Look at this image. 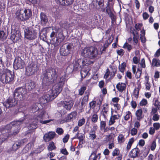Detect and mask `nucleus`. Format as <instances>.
Here are the masks:
<instances>
[{"label": "nucleus", "instance_id": "nucleus-1", "mask_svg": "<svg viewBox=\"0 0 160 160\" xmlns=\"http://www.w3.org/2000/svg\"><path fill=\"white\" fill-rule=\"evenodd\" d=\"M59 68L56 67H51L46 69L42 73L41 77L42 79L43 88H45L47 89L48 87L53 82H57L54 85L51 90L49 91V93L52 94L55 98L62 90V87L64 84L65 77L62 76L60 78H58Z\"/></svg>", "mask_w": 160, "mask_h": 160}, {"label": "nucleus", "instance_id": "nucleus-2", "mask_svg": "<svg viewBox=\"0 0 160 160\" xmlns=\"http://www.w3.org/2000/svg\"><path fill=\"white\" fill-rule=\"evenodd\" d=\"M24 119L14 121L6 126L0 128V144L9 136L10 130L12 129L13 135H15L18 133L20 129V125L22 124Z\"/></svg>", "mask_w": 160, "mask_h": 160}, {"label": "nucleus", "instance_id": "nucleus-3", "mask_svg": "<svg viewBox=\"0 0 160 160\" xmlns=\"http://www.w3.org/2000/svg\"><path fill=\"white\" fill-rule=\"evenodd\" d=\"M49 118L48 114L44 110H41L39 111V113L37 116H34L33 119L34 121H32L28 126L29 129H34L37 127V123L40 122L42 124H46L52 121L53 119L45 120Z\"/></svg>", "mask_w": 160, "mask_h": 160}, {"label": "nucleus", "instance_id": "nucleus-4", "mask_svg": "<svg viewBox=\"0 0 160 160\" xmlns=\"http://www.w3.org/2000/svg\"><path fill=\"white\" fill-rule=\"evenodd\" d=\"M55 32L52 31L50 35V40L51 44L55 46L58 45L65 39L62 31L56 28H53Z\"/></svg>", "mask_w": 160, "mask_h": 160}, {"label": "nucleus", "instance_id": "nucleus-5", "mask_svg": "<svg viewBox=\"0 0 160 160\" xmlns=\"http://www.w3.org/2000/svg\"><path fill=\"white\" fill-rule=\"evenodd\" d=\"M99 54L97 49L92 47L85 48L82 49L81 52V55L82 56L91 59L97 58Z\"/></svg>", "mask_w": 160, "mask_h": 160}, {"label": "nucleus", "instance_id": "nucleus-6", "mask_svg": "<svg viewBox=\"0 0 160 160\" xmlns=\"http://www.w3.org/2000/svg\"><path fill=\"white\" fill-rule=\"evenodd\" d=\"M2 72V73H0V80L3 83H10L13 82L15 77L13 72L5 69Z\"/></svg>", "mask_w": 160, "mask_h": 160}, {"label": "nucleus", "instance_id": "nucleus-7", "mask_svg": "<svg viewBox=\"0 0 160 160\" xmlns=\"http://www.w3.org/2000/svg\"><path fill=\"white\" fill-rule=\"evenodd\" d=\"M17 18L21 21L28 20L32 15V11L25 8H18L16 12Z\"/></svg>", "mask_w": 160, "mask_h": 160}, {"label": "nucleus", "instance_id": "nucleus-8", "mask_svg": "<svg viewBox=\"0 0 160 160\" xmlns=\"http://www.w3.org/2000/svg\"><path fill=\"white\" fill-rule=\"evenodd\" d=\"M25 38L29 41L35 40L38 36V32L35 27L32 26L24 30Z\"/></svg>", "mask_w": 160, "mask_h": 160}, {"label": "nucleus", "instance_id": "nucleus-9", "mask_svg": "<svg viewBox=\"0 0 160 160\" xmlns=\"http://www.w3.org/2000/svg\"><path fill=\"white\" fill-rule=\"evenodd\" d=\"M27 90L22 87L16 88L14 91L13 96L18 101H22L27 98Z\"/></svg>", "mask_w": 160, "mask_h": 160}, {"label": "nucleus", "instance_id": "nucleus-10", "mask_svg": "<svg viewBox=\"0 0 160 160\" xmlns=\"http://www.w3.org/2000/svg\"><path fill=\"white\" fill-rule=\"evenodd\" d=\"M73 48V45L69 43H66L60 48V52L61 55L66 56L70 54Z\"/></svg>", "mask_w": 160, "mask_h": 160}, {"label": "nucleus", "instance_id": "nucleus-11", "mask_svg": "<svg viewBox=\"0 0 160 160\" xmlns=\"http://www.w3.org/2000/svg\"><path fill=\"white\" fill-rule=\"evenodd\" d=\"M86 59L80 58L75 61V63L73 65V70H77L79 67L82 68V67L84 66H88V65L92 63L90 61H88Z\"/></svg>", "mask_w": 160, "mask_h": 160}, {"label": "nucleus", "instance_id": "nucleus-12", "mask_svg": "<svg viewBox=\"0 0 160 160\" xmlns=\"http://www.w3.org/2000/svg\"><path fill=\"white\" fill-rule=\"evenodd\" d=\"M25 62L20 57H16L14 60L13 68L15 70L22 69L24 68Z\"/></svg>", "mask_w": 160, "mask_h": 160}, {"label": "nucleus", "instance_id": "nucleus-13", "mask_svg": "<svg viewBox=\"0 0 160 160\" xmlns=\"http://www.w3.org/2000/svg\"><path fill=\"white\" fill-rule=\"evenodd\" d=\"M27 140L26 139H24L20 140L16 142L12 146V149L11 151H9L10 153H13V152H15L21 146L23 145Z\"/></svg>", "mask_w": 160, "mask_h": 160}, {"label": "nucleus", "instance_id": "nucleus-14", "mask_svg": "<svg viewBox=\"0 0 160 160\" xmlns=\"http://www.w3.org/2000/svg\"><path fill=\"white\" fill-rule=\"evenodd\" d=\"M18 101L14 97H9L6 100L3 104L6 108H9L15 106L17 104Z\"/></svg>", "mask_w": 160, "mask_h": 160}, {"label": "nucleus", "instance_id": "nucleus-15", "mask_svg": "<svg viewBox=\"0 0 160 160\" xmlns=\"http://www.w3.org/2000/svg\"><path fill=\"white\" fill-rule=\"evenodd\" d=\"M37 70V65L33 63L29 64L26 68V73L30 76L34 74Z\"/></svg>", "mask_w": 160, "mask_h": 160}, {"label": "nucleus", "instance_id": "nucleus-16", "mask_svg": "<svg viewBox=\"0 0 160 160\" xmlns=\"http://www.w3.org/2000/svg\"><path fill=\"white\" fill-rule=\"evenodd\" d=\"M54 98L51 94L49 93V91L47 93L44 94V95L40 98V101L41 103L44 104L47 103Z\"/></svg>", "mask_w": 160, "mask_h": 160}, {"label": "nucleus", "instance_id": "nucleus-17", "mask_svg": "<svg viewBox=\"0 0 160 160\" xmlns=\"http://www.w3.org/2000/svg\"><path fill=\"white\" fill-rule=\"evenodd\" d=\"M21 37L20 32L19 30L14 31L13 33L11 35V38L14 42H16L19 40Z\"/></svg>", "mask_w": 160, "mask_h": 160}, {"label": "nucleus", "instance_id": "nucleus-18", "mask_svg": "<svg viewBox=\"0 0 160 160\" xmlns=\"http://www.w3.org/2000/svg\"><path fill=\"white\" fill-rule=\"evenodd\" d=\"M56 133L54 132H49L46 133L43 137L45 142H48L52 139L55 136Z\"/></svg>", "mask_w": 160, "mask_h": 160}, {"label": "nucleus", "instance_id": "nucleus-19", "mask_svg": "<svg viewBox=\"0 0 160 160\" xmlns=\"http://www.w3.org/2000/svg\"><path fill=\"white\" fill-rule=\"evenodd\" d=\"M77 116V112H73L68 114L67 117L63 120V122H68L72 121L73 119H75Z\"/></svg>", "mask_w": 160, "mask_h": 160}, {"label": "nucleus", "instance_id": "nucleus-20", "mask_svg": "<svg viewBox=\"0 0 160 160\" xmlns=\"http://www.w3.org/2000/svg\"><path fill=\"white\" fill-rule=\"evenodd\" d=\"M62 104L63 107L66 110H70L72 107L73 103L72 101H62Z\"/></svg>", "mask_w": 160, "mask_h": 160}, {"label": "nucleus", "instance_id": "nucleus-21", "mask_svg": "<svg viewBox=\"0 0 160 160\" xmlns=\"http://www.w3.org/2000/svg\"><path fill=\"white\" fill-rule=\"evenodd\" d=\"M101 113L105 119H106L108 116V113L109 111V109L108 105L107 104H104L102 106Z\"/></svg>", "mask_w": 160, "mask_h": 160}, {"label": "nucleus", "instance_id": "nucleus-22", "mask_svg": "<svg viewBox=\"0 0 160 160\" xmlns=\"http://www.w3.org/2000/svg\"><path fill=\"white\" fill-rule=\"evenodd\" d=\"M56 2L59 5L67 6L72 4L73 0H55Z\"/></svg>", "mask_w": 160, "mask_h": 160}, {"label": "nucleus", "instance_id": "nucleus-23", "mask_svg": "<svg viewBox=\"0 0 160 160\" xmlns=\"http://www.w3.org/2000/svg\"><path fill=\"white\" fill-rule=\"evenodd\" d=\"M140 150L137 148L132 149L129 152V156L132 158H135L138 156Z\"/></svg>", "mask_w": 160, "mask_h": 160}, {"label": "nucleus", "instance_id": "nucleus-24", "mask_svg": "<svg viewBox=\"0 0 160 160\" xmlns=\"http://www.w3.org/2000/svg\"><path fill=\"white\" fill-rule=\"evenodd\" d=\"M132 69L133 73L134 74H135L136 78H140L142 73V69H140V68H138L137 72H136V66L135 65L132 66Z\"/></svg>", "mask_w": 160, "mask_h": 160}, {"label": "nucleus", "instance_id": "nucleus-25", "mask_svg": "<svg viewBox=\"0 0 160 160\" xmlns=\"http://www.w3.org/2000/svg\"><path fill=\"white\" fill-rule=\"evenodd\" d=\"M26 87L29 90H31L33 89L35 87V84L34 82L29 80L27 81L25 84Z\"/></svg>", "mask_w": 160, "mask_h": 160}, {"label": "nucleus", "instance_id": "nucleus-26", "mask_svg": "<svg viewBox=\"0 0 160 160\" xmlns=\"http://www.w3.org/2000/svg\"><path fill=\"white\" fill-rule=\"evenodd\" d=\"M102 104V102L100 100L93 101L89 103L90 106L91 108H95L96 104L98 106V111H99L100 107Z\"/></svg>", "mask_w": 160, "mask_h": 160}, {"label": "nucleus", "instance_id": "nucleus-27", "mask_svg": "<svg viewBox=\"0 0 160 160\" xmlns=\"http://www.w3.org/2000/svg\"><path fill=\"white\" fill-rule=\"evenodd\" d=\"M40 18L42 24L46 25L48 22V19L46 15L43 12H41L40 14Z\"/></svg>", "mask_w": 160, "mask_h": 160}, {"label": "nucleus", "instance_id": "nucleus-28", "mask_svg": "<svg viewBox=\"0 0 160 160\" xmlns=\"http://www.w3.org/2000/svg\"><path fill=\"white\" fill-rule=\"evenodd\" d=\"M135 115L137 117V120H140L143 117L142 115V110L141 109H139L137 110L135 112Z\"/></svg>", "mask_w": 160, "mask_h": 160}, {"label": "nucleus", "instance_id": "nucleus-29", "mask_svg": "<svg viewBox=\"0 0 160 160\" xmlns=\"http://www.w3.org/2000/svg\"><path fill=\"white\" fill-rule=\"evenodd\" d=\"M126 86V85L125 83H119L117 85L116 88L119 92H122L125 90Z\"/></svg>", "mask_w": 160, "mask_h": 160}, {"label": "nucleus", "instance_id": "nucleus-30", "mask_svg": "<svg viewBox=\"0 0 160 160\" xmlns=\"http://www.w3.org/2000/svg\"><path fill=\"white\" fill-rule=\"evenodd\" d=\"M89 72V70L88 69H82L81 71V74L82 78H84L86 76H88L90 74Z\"/></svg>", "mask_w": 160, "mask_h": 160}, {"label": "nucleus", "instance_id": "nucleus-31", "mask_svg": "<svg viewBox=\"0 0 160 160\" xmlns=\"http://www.w3.org/2000/svg\"><path fill=\"white\" fill-rule=\"evenodd\" d=\"M40 104L38 103L34 104L31 107V112H32L34 113L38 111L39 109V105Z\"/></svg>", "mask_w": 160, "mask_h": 160}, {"label": "nucleus", "instance_id": "nucleus-32", "mask_svg": "<svg viewBox=\"0 0 160 160\" xmlns=\"http://www.w3.org/2000/svg\"><path fill=\"white\" fill-rule=\"evenodd\" d=\"M59 24L61 27L62 28L67 29L69 28V23L65 21H61L59 23Z\"/></svg>", "mask_w": 160, "mask_h": 160}, {"label": "nucleus", "instance_id": "nucleus-33", "mask_svg": "<svg viewBox=\"0 0 160 160\" xmlns=\"http://www.w3.org/2000/svg\"><path fill=\"white\" fill-rule=\"evenodd\" d=\"M48 29V28H43L40 31L39 34L41 38H42V35L44 36L45 38H46L47 31Z\"/></svg>", "mask_w": 160, "mask_h": 160}, {"label": "nucleus", "instance_id": "nucleus-34", "mask_svg": "<svg viewBox=\"0 0 160 160\" xmlns=\"http://www.w3.org/2000/svg\"><path fill=\"white\" fill-rule=\"evenodd\" d=\"M85 137L84 134L82 133L78 132L73 137V138H78L79 140H83Z\"/></svg>", "mask_w": 160, "mask_h": 160}, {"label": "nucleus", "instance_id": "nucleus-35", "mask_svg": "<svg viewBox=\"0 0 160 160\" xmlns=\"http://www.w3.org/2000/svg\"><path fill=\"white\" fill-rule=\"evenodd\" d=\"M32 146V143H29L22 150L23 153H26L28 152L29 150L31 149Z\"/></svg>", "mask_w": 160, "mask_h": 160}, {"label": "nucleus", "instance_id": "nucleus-36", "mask_svg": "<svg viewBox=\"0 0 160 160\" xmlns=\"http://www.w3.org/2000/svg\"><path fill=\"white\" fill-rule=\"evenodd\" d=\"M126 64L125 62H123L120 64L119 66V71L123 74L125 68L126 67Z\"/></svg>", "mask_w": 160, "mask_h": 160}, {"label": "nucleus", "instance_id": "nucleus-37", "mask_svg": "<svg viewBox=\"0 0 160 160\" xmlns=\"http://www.w3.org/2000/svg\"><path fill=\"white\" fill-rule=\"evenodd\" d=\"M153 100L154 101L153 105L156 106V108H158L160 113V102L156 98H154Z\"/></svg>", "mask_w": 160, "mask_h": 160}, {"label": "nucleus", "instance_id": "nucleus-38", "mask_svg": "<svg viewBox=\"0 0 160 160\" xmlns=\"http://www.w3.org/2000/svg\"><path fill=\"white\" fill-rule=\"evenodd\" d=\"M125 138L122 134H120L118 138V141L119 143H121L124 142L125 141Z\"/></svg>", "mask_w": 160, "mask_h": 160}, {"label": "nucleus", "instance_id": "nucleus-39", "mask_svg": "<svg viewBox=\"0 0 160 160\" xmlns=\"http://www.w3.org/2000/svg\"><path fill=\"white\" fill-rule=\"evenodd\" d=\"M134 138H133L129 139L127 146V149L128 150H129L130 149L132 143L134 142Z\"/></svg>", "mask_w": 160, "mask_h": 160}, {"label": "nucleus", "instance_id": "nucleus-40", "mask_svg": "<svg viewBox=\"0 0 160 160\" xmlns=\"http://www.w3.org/2000/svg\"><path fill=\"white\" fill-rule=\"evenodd\" d=\"M56 148L54 143L52 142H50L48 147V150L49 151H52L55 149Z\"/></svg>", "mask_w": 160, "mask_h": 160}, {"label": "nucleus", "instance_id": "nucleus-41", "mask_svg": "<svg viewBox=\"0 0 160 160\" xmlns=\"http://www.w3.org/2000/svg\"><path fill=\"white\" fill-rule=\"evenodd\" d=\"M99 154H98V155H96V152H93L92 153L90 157L93 160H96L98 157L99 158H100V156H99Z\"/></svg>", "mask_w": 160, "mask_h": 160}, {"label": "nucleus", "instance_id": "nucleus-42", "mask_svg": "<svg viewBox=\"0 0 160 160\" xmlns=\"http://www.w3.org/2000/svg\"><path fill=\"white\" fill-rule=\"evenodd\" d=\"M98 119V116L96 113L93 114L92 117L91 121L92 122H97Z\"/></svg>", "mask_w": 160, "mask_h": 160}, {"label": "nucleus", "instance_id": "nucleus-43", "mask_svg": "<svg viewBox=\"0 0 160 160\" xmlns=\"http://www.w3.org/2000/svg\"><path fill=\"white\" fill-rule=\"evenodd\" d=\"M140 89V88L138 87L136 88L134 90L133 92V95L136 98H137L138 97V95L139 93V91Z\"/></svg>", "mask_w": 160, "mask_h": 160}, {"label": "nucleus", "instance_id": "nucleus-44", "mask_svg": "<svg viewBox=\"0 0 160 160\" xmlns=\"http://www.w3.org/2000/svg\"><path fill=\"white\" fill-rule=\"evenodd\" d=\"M123 48L124 49H127L128 50L129 52H130L132 48V46L130 45L127 42H126L124 44Z\"/></svg>", "mask_w": 160, "mask_h": 160}, {"label": "nucleus", "instance_id": "nucleus-45", "mask_svg": "<svg viewBox=\"0 0 160 160\" xmlns=\"http://www.w3.org/2000/svg\"><path fill=\"white\" fill-rule=\"evenodd\" d=\"M159 61L157 59H154L152 61V65L154 66L158 67L159 66Z\"/></svg>", "mask_w": 160, "mask_h": 160}, {"label": "nucleus", "instance_id": "nucleus-46", "mask_svg": "<svg viewBox=\"0 0 160 160\" xmlns=\"http://www.w3.org/2000/svg\"><path fill=\"white\" fill-rule=\"evenodd\" d=\"M7 36L3 31H0V39H5L7 38Z\"/></svg>", "mask_w": 160, "mask_h": 160}, {"label": "nucleus", "instance_id": "nucleus-47", "mask_svg": "<svg viewBox=\"0 0 160 160\" xmlns=\"http://www.w3.org/2000/svg\"><path fill=\"white\" fill-rule=\"evenodd\" d=\"M109 3L108 2L106 8V12L107 14L112 11V8L110 6Z\"/></svg>", "mask_w": 160, "mask_h": 160}, {"label": "nucleus", "instance_id": "nucleus-48", "mask_svg": "<svg viewBox=\"0 0 160 160\" xmlns=\"http://www.w3.org/2000/svg\"><path fill=\"white\" fill-rule=\"evenodd\" d=\"M85 122V119L84 118H82L79 120L78 122V125L79 127H81L83 125Z\"/></svg>", "mask_w": 160, "mask_h": 160}, {"label": "nucleus", "instance_id": "nucleus-49", "mask_svg": "<svg viewBox=\"0 0 160 160\" xmlns=\"http://www.w3.org/2000/svg\"><path fill=\"white\" fill-rule=\"evenodd\" d=\"M131 116V113L129 111H128L126 112V115L124 117V119L126 121L128 120L130 116Z\"/></svg>", "mask_w": 160, "mask_h": 160}, {"label": "nucleus", "instance_id": "nucleus-50", "mask_svg": "<svg viewBox=\"0 0 160 160\" xmlns=\"http://www.w3.org/2000/svg\"><path fill=\"white\" fill-rule=\"evenodd\" d=\"M156 147V143L155 141H154L152 142L151 143L150 148L152 151H154Z\"/></svg>", "mask_w": 160, "mask_h": 160}, {"label": "nucleus", "instance_id": "nucleus-51", "mask_svg": "<svg viewBox=\"0 0 160 160\" xmlns=\"http://www.w3.org/2000/svg\"><path fill=\"white\" fill-rule=\"evenodd\" d=\"M137 132L138 130L137 129L134 128L131 130L130 133L132 135L134 136L137 134Z\"/></svg>", "mask_w": 160, "mask_h": 160}, {"label": "nucleus", "instance_id": "nucleus-52", "mask_svg": "<svg viewBox=\"0 0 160 160\" xmlns=\"http://www.w3.org/2000/svg\"><path fill=\"white\" fill-rule=\"evenodd\" d=\"M142 24L141 23H138L135 24V28L136 30L137 31H139L141 30Z\"/></svg>", "mask_w": 160, "mask_h": 160}, {"label": "nucleus", "instance_id": "nucleus-53", "mask_svg": "<svg viewBox=\"0 0 160 160\" xmlns=\"http://www.w3.org/2000/svg\"><path fill=\"white\" fill-rule=\"evenodd\" d=\"M89 139L91 140L95 139L97 137V135L96 133H89Z\"/></svg>", "mask_w": 160, "mask_h": 160}, {"label": "nucleus", "instance_id": "nucleus-54", "mask_svg": "<svg viewBox=\"0 0 160 160\" xmlns=\"http://www.w3.org/2000/svg\"><path fill=\"white\" fill-rule=\"evenodd\" d=\"M153 117L152 118V120L154 121H157L159 120V115L157 113L154 114L152 115Z\"/></svg>", "mask_w": 160, "mask_h": 160}, {"label": "nucleus", "instance_id": "nucleus-55", "mask_svg": "<svg viewBox=\"0 0 160 160\" xmlns=\"http://www.w3.org/2000/svg\"><path fill=\"white\" fill-rule=\"evenodd\" d=\"M139 64L142 68H145L146 67L145 63V60L144 58H142L141 59V61L139 62Z\"/></svg>", "mask_w": 160, "mask_h": 160}, {"label": "nucleus", "instance_id": "nucleus-56", "mask_svg": "<svg viewBox=\"0 0 160 160\" xmlns=\"http://www.w3.org/2000/svg\"><path fill=\"white\" fill-rule=\"evenodd\" d=\"M56 132L59 135H61L63 133V131L62 128H58L56 129Z\"/></svg>", "mask_w": 160, "mask_h": 160}, {"label": "nucleus", "instance_id": "nucleus-57", "mask_svg": "<svg viewBox=\"0 0 160 160\" xmlns=\"http://www.w3.org/2000/svg\"><path fill=\"white\" fill-rule=\"evenodd\" d=\"M138 32H136V35L133 36V41L136 44H137L138 42Z\"/></svg>", "mask_w": 160, "mask_h": 160}, {"label": "nucleus", "instance_id": "nucleus-58", "mask_svg": "<svg viewBox=\"0 0 160 160\" xmlns=\"http://www.w3.org/2000/svg\"><path fill=\"white\" fill-rule=\"evenodd\" d=\"M97 3L98 4L100 8H102L104 5L103 0H96Z\"/></svg>", "mask_w": 160, "mask_h": 160}, {"label": "nucleus", "instance_id": "nucleus-59", "mask_svg": "<svg viewBox=\"0 0 160 160\" xmlns=\"http://www.w3.org/2000/svg\"><path fill=\"white\" fill-rule=\"evenodd\" d=\"M148 103L147 100L145 99H143L140 102V105L141 106L146 105Z\"/></svg>", "mask_w": 160, "mask_h": 160}, {"label": "nucleus", "instance_id": "nucleus-60", "mask_svg": "<svg viewBox=\"0 0 160 160\" xmlns=\"http://www.w3.org/2000/svg\"><path fill=\"white\" fill-rule=\"evenodd\" d=\"M153 126L155 130H158L160 128V124L159 123H154L153 124Z\"/></svg>", "mask_w": 160, "mask_h": 160}, {"label": "nucleus", "instance_id": "nucleus-61", "mask_svg": "<svg viewBox=\"0 0 160 160\" xmlns=\"http://www.w3.org/2000/svg\"><path fill=\"white\" fill-rule=\"evenodd\" d=\"M158 108L156 107L152 108L151 112V114L152 115L153 114H157V110Z\"/></svg>", "mask_w": 160, "mask_h": 160}, {"label": "nucleus", "instance_id": "nucleus-62", "mask_svg": "<svg viewBox=\"0 0 160 160\" xmlns=\"http://www.w3.org/2000/svg\"><path fill=\"white\" fill-rule=\"evenodd\" d=\"M60 152L62 153L65 155H67L68 154V152L65 148L61 149Z\"/></svg>", "mask_w": 160, "mask_h": 160}, {"label": "nucleus", "instance_id": "nucleus-63", "mask_svg": "<svg viewBox=\"0 0 160 160\" xmlns=\"http://www.w3.org/2000/svg\"><path fill=\"white\" fill-rule=\"evenodd\" d=\"M119 153V150L116 148L114 149L112 152V155L113 156L118 155Z\"/></svg>", "mask_w": 160, "mask_h": 160}, {"label": "nucleus", "instance_id": "nucleus-64", "mask_svg": "<svg viewBox=\"0 0 160 160\" xmlns=\"http://www.w3.org/2000/svg\"><path fill=\"white\" fill-rule=\"evenodd\" d=\"M86 89V88L85 87H83L81 88L79 90V92L80 95H82L84 93V91Z\"/></svg>", "mask_w": 160, "mask_h": 160}]
</instances>
